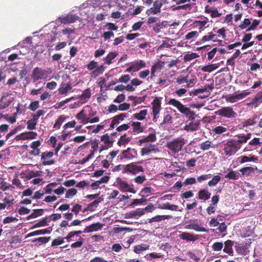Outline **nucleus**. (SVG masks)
Instances as JSON below:
<instances>
[{
  "label": "nucleus",
  "instance_id": "f257e3e1",
  "mask_svg": "<svg viewBox=\"0 0 262 262\" xmlns=\"http://www.w3.org/2000/svg\"><path fill=\"white\" fill-rule=\"evenodd\" d=\"M168 104L177 107L180 113L184 114L189 120H193L194 119L195 113L192 111L190 108L182 104L180 101L175 99H170Z\"/></svg>",
  "mask_w": 262,
  "mask_h": 262
},
{
  "label": "nucleus",
  "instance_id": "f03ea898",
  "mask_svg": "<svg viewBox=\"0 0 262 262\" xmlns=\"http://www.w3.org/2000/svg\"><path fill=\"white\" fill-rule=\"evenodd\" d=\"M224 154L227 156H231L236 154L239 149V146L235 140L229 139L223 144Z\"/></svg>",
  "mask_w": 262,
  "mask_h": 262
},
{
  "label": "nucleus",
  "instance_id": "7ed1b4c3",
  "mask_svg": "<svg viewBox=\"0 0 262 262\" xmlns=\"http://www.w3.org/2000/svg\"><path fill=\"white\" fill-rule=\"evenodd\" d=\"M186 144V140L182 137H178L167 142L166 147L173 151L177 153L182 149L183 146Z\"/></svg>",
  "mask_w": 262,
  "mask_h": 262
},
{
  "label": "nucleus",
  "instance_id": "20e7f679",
  "mask_svg": "<svg viewBox=\"0 0 262 262\" xmlns=\"http://www.w3.org/2000/svg\"><path fill=\"white\" fill-rule=\"evenodd\" d=\"M115 185L123 192H129L136 193L137 191L134 188L133 185H129L126 181L122 178L118 177L115 183Z\"/></svg>",
  "mask_w": 262,
  "mask_h": 262
},
{
  "label": "nucleus",
  "instance_id": "39448f33",
  "mask_svg": "<svg viewBox=\"0 0 262 262\" xmlns=\"http://www.w3.org/2000/svg\"><path fill=\"white\" fill-rule=\"evenodd\" d=\"M144 168L141 165H138L137 163L132 162L124 166L122 171L123 173H130L133 174H137L140 172H143Z\"/></svg>",
  "mask_w": 262,
  "mask_h": 262
},
{
  "label": "nucleus",
  "instance_id": "423d86ee",
  "mask_svg": "<svg viewBox=\"0 0 262 262\" xmlns=\"http://www.w3.org/2000/svg\"><path fill=\"white\" fill-rule=\"evenodd\" d=\"M48 77V71L39 67L35 68L32 73L31 77L33 82L45 79Z\"/></svg>",
  "mask_w": 262,
  "mask_h": 262
},
{
  "label": "nucleus",
  "instance_id": "0eeeda50",
  "mask_svg": "<svg viewBox=\"0 0 262 262\" xmlns=\"http://www.w3.org/2000/svg\"><path fill=\"white\" fill-rule=\"evenodd\" d=\"M217 114L222 117L227 118H234L237 114L235 112L232 107L230 106L224 107L219 110Z\"/></svg>",
  "mask_w": 262,
  "mask_h": 262
},
{
  "label": "nucleus",
  "instance_id": "6e6552de",
  "mask_svg": "<svg viewBox=\"0 0 262 262\" xmlns=\"http://www.w3.org/2000/svg\"><path fill=\"white\" fill-rule=\"evenodd\" d=\"M137 156V152L134 148L128 147L126 150H123L119 156L120 160H130Z\"/></svg>",
  "mask_w": 262,
  "mask_h": 262
},
{
  "label": "nucleus",
  "instance_id": "1a4fd4ad",
  "mask_svg": "<svg viewBox=\"0 0 262 262\" xmlns=\"http://www.w3.org/2000/svg\"><path fill=\"white\" fill-rule=\"evenodd\" d=\"M80 19L76 14H68L62 15L58 18V20L62 24H71L75 22Z\"/></svg>",
  "mask_w": 262,
  "mask_h": 262
},
{
  "label": "nucleus",
  "instance_id": "9d476101",
  "mask_svg": "<svg viewBox=\"0 0 262 262\" xmlns=\"http://www.w3.org/2000/svg\"><path fill=\"white\" fill-rule=\"evenodd\" d=\"M163 2L162 0H157L154 2L153 7L147 9L146 13L148 15L151 14H156L161 12V8L163 5Z\"/></svg>",
  "mask_w": 262,
  "mask_h": 262
},
{
  "label": "nucleus",
  "instance_id": "9b49d317",
  "mask_svg": "<svg viewBox=\"0 0 262 262\" xmlns=\"http://www.w3.org/2000/svg\"><path fill=\"white\" fill-rule=\"evenodd\" d=\"M261 143L259 138H254L249 142L248 145L245 147L244 151H251L255 150L258 146H261Z\"/></svg>",
  "mask_w": 262,
  "mask_h": 262
},
{
  "label": "nucleus",
  "instance_id": "f8f14e48",
  "mask_svg": "<svg viewBox=\"0 0 262 262\" xmlns=\"http://www.w3.org/2000/svg\"><path fill=\"white\" fill-rule=\"evenodd\" d=\"M54 155L52 151H46L41 153V160L42 161V165H50L54 164L55 161L54 160H48L51 158Z\"/></svg>",
  "mask_w": 262,
  "mask_h": 262
},
{
  "label": "nucleus",
  "instance_id": "ddd939ff",
  "mask_svg": "<svg viewBox=\"0 0 262 262\" xmlns=\"http://www.w3.org/2000/svg\"><path fill=\"white\" fill-rule=\"evenodd\" d=\"M101 141L103 142L105 144V147L103 145L100 150V152H101L104 149H107L113 146L114 140L111 139L110 136L106 134L101 137Z\"/></svg>",
  "mask_w": 262,
  "mask_h": 262
},
{
  "label": "nucleus",
  "instance_id": "4468645a",
  "mask_svg": "<svg viewBox=\"0 0 262 262\" xmlns=\"http://www.w3.org/2000/svg\"><path fill=\"white\" fill-rule=\"evenodd\" d=\"M162 97H156L151 102L152 113H160L161 107V99Z\"/></svg>",
  "mask_w": 262,
  "mask_h": 262
},
{
  "label": "nucleus",
  "instance_id": "2eb2a0df",
  "mask_svg": "<svg viewBox=\"0 0 262 262\" xmlns=\"http://www.w3.org/2000/svg\"><path fill=\"white\" fill-rule=\"evenodd\" d=\"M258 159L257 157L254 155H251L250 156H241L237 158L236 162L243 164L248 162H257Z\"/></svg>",
  "mask_w": 262,
  "mask_h": 262
},
{
  "label": "nucleus",
  "instance_id": "dca6fc26",
  "mask_svg": "<svg viewBox=\"0 0 262 262\" xmlns=\"http://www.w3.org/2000/svg\"><path fill=\"white\" fill-rule=\"evenodd\" d=\"M144 214L142 208H137L136 210H132L125 214L126 219L138 218Z\"/></svg>",
  "mask_w": 262,
  "mask_h": 262
},
{
  "label": "nucleus",
  "instance_id": "f3484780",
  "mask_svg": "<svg viewBox=\"0 0 262 262\" xmlns=\"http://www.w3.org/2000/svg\"><path fill=\"white\" fill-rule=\"evenodd\" d=\"M200 124V121L196 120L195 122H191L188 124H186L183 129L187 132H194L199 129Z\"/></svg>",
  "mask_w": 262,
  "mask_h": 262
},
{
  "label": "nucleus",
  "instance_id": "a211bd4d",
  "mask_svg": "<svg viewBox=\"0 0 262 262\" xmlns=\"http://www.w3.org/2000/svg\"><path fill=\"white\" fill-rule=\"evenodd\" d=\"M248 93H241L239 94H236V93H234L231 96L228 97L226 100L229 102L233 103L235 102L236 100L245 98L248 95Z\"/></svg>",
  "mask_w": 262,
  "mask_h": 262
},
{
  "label": "nucleus",
  "instance_id": "6ab92c4d",
  "mask_svg": "<svg viewBox=\"0 0 262 262\" xmlns=\"http://www.w3.org/2000/svg\"><path fill=\"white\" fill-rule=\"evenodd\" d=\"M72 89L71 84L70 82L66 83L62 82L58 89V93L60 95H66L68 91Z\"/></svg>",
  "mask_w": 262,
  "mask_h": 262
},
{
  "label": "nucleus",
  "instance_id": "aec40b11",
  "mask_svg": "<svg viewBox=\"0 0 262 262\" xmlns=\"http://www.w3.org/2000/svg\"><path fill=\"white\" fill-rule=\"evenodd\" d=\"M103 225L99 222L92 224L87 226L84 230V233H89L94 231H97L102 228Z\"/></svg>",
  "mask_w": 262,
  "mask_h": 262
},
{
  "label": "nucleus",
  "instance_id": "412c9836",
  "mask_svg": "<svg viewBox=\"0 0 262 262\" xmlns=\"http://www.w3.org/2000/svg\"><path fill=\"white\" fill-rule=\"evenodd\" d=\"M131 126L133 127V133L134 134L141 133L144 132L145 127L140 122H132Z\"/></svg>",
  "mask_w": 262,
  "mask_h": 262
},
{
  "label": "nucleus",
  "instance_id": "4be33fe9",
  "mask_svg": "<svg viewBox=\"0 0 262 262\" xmlns=\"http://www.w3.org/2000/svg\"><path fill=\"white\" fill-rule=\"evenodd\" d=\"M224 245L225 246L223 249V251L229 255L232 256L233 255V250L232 247L234 245V242L231 240L228 239L225 242Z\"/></svg>",
  "mask_w": 262,
  "mask_h": 262
},
{
  "label": "nucleus",
  "instance_id": "5701e85b",
  "mask_svg": "<svg viewBox=\"0 0 262 262\" xmlns=\"http://www.w3.org/2000/svg\"><path fill=\"white\" fill-rule=\"evenodd\" d=\"M211 193L206 189H201L198 194V198L199 200L205 201L210 198Z\"/></svg>",
  "mask_w": 262,
  "mask_h": 262
},
{
  "label": "nucleus",
  "instance_id": "b1692460",
  "mask_svg": "<svg viewBox=\"0 0 262 262\" xmlns=\"http://www.w3.org/2000/svg\"><path fill=\"white\" fill-rule=\"evenodd\" d=\"M180 237L183 240L195 241L198 239L199 236L198 235H194L188 232H183L180 235Z\"/></svg>",
  "mask_w": 262,
  "mask_h": 262
},
{
  "label": "nucleus",
  "instance_id": "393cba45",
  "mask_svg": "<svg viewBox=\"0 0 262 262\" xmlns=\"http://www.w3.org/2000/svg\"><path fill=\"white\" fill-rule=\"evenodd\" d=\"M110 180V177L107 176H105L102 177L99 180L97 181L94 183H92L91 185V186L92 187L93 189H97L99 187L100 184L102 183H106L108 182Z\"/></svg>",
  "mask_w": 262,
  "mask_h": 262
},
{
  "label": "nucleus",
  "instance_id": "a878e982",
  "mask_svg": "<svg viewBox=\"0 0 262 262\" xmlns=\"http://www.w3.org/2000/svg\"><path fill=\"white\" fill-rule=\"evenodd\" d=\"M256 169H257V167H244L239 169V172H241L242 176L248 177L250 176L251 174L254 173L255 170Z\"/></svg>",
  "mask_w": 262,
  "mask_h": 262
},
{
  "label": "nucleus",
  "instance_id": "bb28decb",
  "mask_svg": "<svg viewBox=\"0 0 262 262\" xmlns=\"http://www.w3.org/2000/svg\"><path fill=\"white\" fill-rule=\"evenodd\" d=\"M147 113H148L147 110H141L139 113L133 114L131 117V119L133 120L137 119L138 120H143L144 119H145Z\"/></svg>",
  "mask_w": 262,
  "mask_h": 262
},
{
  "label": "nucleus",
  "instance_id": "cd10ccee",
  "mask_svg": "<svg viewBox=\"0 0 262 262\" xmlns=\"http://www.w3.org/2000/svg\"><path fill=\"white\" fill-rule=\"evenodd\" d=\"M262 102V91L258 92L254 98H253L250 104L255 105V107H257L260 103Z\"/></svg>",
  "mask_w": 262,
  "mask_h": 262
},
{
  "label": "nucleus",
  "instance_id": "c85d7f7f",
  "mask_svg": "<svg viewBox=\"0 0 262 262\" xmlns=\"http://www.w3.org/2000/svg\"><path fill=\"white\" fill-rule=\"evenodd\" d=\"M91 96V92L90 88L85 90L79 97L80 101L82 103L87 102Z\"/></svg>",
  "mask_w": 262,
  "mask_h": 262
},
{
  "label": "nucleus",
  "instance_id": "c756f323",
  "mask_svg": "<svg viewBox=\"0 0 262 262\" xmlns=\"http://www.w3.org/2000/svg\"><path fill=\"white\" fill-rule=\"evenodd\" d=\"M172 216L169 215H158L154 216L149 220V223L159 222L161 221L171 219Z\"/></svg>",
  "mask_w": 262,
  "mask_h": 262
},
{
  "label": "nucleus",
  "instance_id": "7c9ffc66",
  "mask_svg": "<svg viewBox=\"0 0 262 262\" xmlns=\"http://www.w3.org/2000/svg\"><path fill=\"white\" fill-rule=\"evenodd\" d=\"M44 210L43 209H34L33 212L27 217L28 220L31 219L36 218L43 214Z\"/></svg>",
  "mask_w": 262,
  "mask_h": 262
},
{
  "label": "nucleus",
  "instance_id": "2f4dec72",
  "mask_svg": "<svg viewBox=\"0 0 262 262\" xmlns=\"http://www.w3.org/2000/svg\"><path fill=\"white\" fill-rule=\"evenodd\" d=\"M7 95H4L0 99V110H3L8 107L14 100L13 98L9 99L7 102H3L4 99L8 96Z\"/></svg>",
  "mask_w": 262,
  "mask_h": 262
},
{
  "label": "nucleus",
  "instance_id": "473e14b6",
  "mask_svg": "<svg viewBox=\"0 0 262 262\" xmlns=\"http://www.w3.org/2000/svg\"><path fill=\"white\" fill-rule=\"evenodd\" d=\"M76 117L77 119L81 120V122L83 124H86L89 121V118H88L86 114L84 113V110H82L79 113H78Z\"/></svg>",
  "mask_w": 262,
  "mask_h": 262
},
{
  "label": "nucleus",
  "instance_id": "72a5a7b5",
  "mask_svg": "<svg viewBox=\"0 0 262 262\" xmlns=\"http://www.w3.org/2000/svg\"><path fill=\"white\" fill-rule=\"evenodd\" d=\"M131 140V137H127L126 135L121 136L117 142L118 146H121L127 144Z\"/></svg>",
  "mask_w": 262,
  "mask_h": 262
},
{
  "label": "nucleus",
  "instance_id": "f704fd0d",
  "mask_svg": "<svg viewBox=\"0 0 262 262\" xmlns=\"http://www.w3.org/2000/svg\"><path fill=\"white\" fill-rule=\"evenodd\" d=\"M216 36V34L213 33L212 32H209L207 35L204 36L202 37V38L200 39L199 41H198L195 44L199 45L202 43V42L213 40L214 38Z\"/></svg>",
  "mask_w": 262,
  "mask_h": 262
},
{
  "label": "nucleus",
  "instance_id": "c9c22d12",
  "mask_svg": "<svg viewBox=\"0 0 262 262\" xmlns=\"http://www.w3.org/2000/svg\"><path fill=\"white\" fill-rule=\"evenodd\" d=\"M225 178L229 180H237L239 178V174L236 171L232 169L225 176Z\"/></svg>",
  "mask_w": 262,
  "mask_h": 262
},
{
  "label": "nucleus",
  "instance_id": "e433bc0d",
  "mask_svg": "<svg viewBox=\"0 0 262 262\" xmlns=\"http://www.w3.org/2000/svg\"><path fill=\"white\" fill-rule=\"evenodd\" d=\"M149 245L145 244H141L137 245L134 247V252L137 254H140L142 252L148 249Z\"/></svg>",
  "mask_w": 262,
  "mask_h": 262
},
{
  "label": "nucleus",
  "instance_id": "4c0bfd02",
  "mask_svg": "<svg viewBox=\"0 0 262 262\" xmlns=\"http://www.w3.org/2000/svg\"><path fill=\"white\" fill-rule=\"evenodd\" d=\"M156 140V136L155 134H150L147 136L140 139L139 142L140 143H143L148 142H154Z\"/></svg>",
  "mask_w": 262,
  "mask_h": 262
},
{
  "label": "nucleus",
  "instance_id": "58836bf2",
  "mask_svg": "<svg viewBox=\"0 0 262 262\" xmlns=\"http://www.w3.org/2000/svg\"><path fill=\"white\" fill-rule=\"evenodd\" d=\"M118 54V53L116 52H110L103 58V60L107 64H110L112 63V60L116 57Z\"/></svg>",
  "mask_w": 262,
  "mask_h": 262
},
{
  "label": "nucleus",
  "instance_id": "ea45409f",
  "mask_svg": "<svg viewBox=\"0 0 262 262\" xmlns=\"http://www.w3.org/2000/svg\"><path fill=\"white\" fill-rule=\"evenodd\" d=\"M228 130L227 127L223 126H217L212 129V132L214 134L221 135Z\"/></svg>",
  "mask_w": 262,
  "mask_h": 262
},
{
  "label": "nucleus",
  "instance_id": "a19ab883",
  "mask_svg": "<svg viewBox=\"0 0 262 262\" xmlns=\"http://www.w3.org/2000/svg\"><path fill=\"white\" fill-rule=\"evenodd\" d=\"M127 113H121L113 117L112 120L117 124H118L120 122V121H123L125 118H127Z\"/></svg>",
  "mask_w": 262,
  "mask_h": 262
},
{
  "label": "nucleus",
  "instance_id": "79ce46f5",
  "mask_svg": "<svg viewBox=\"0 0 262 262\" xmlns=\"http://www.w3.org/2000/svg\"><path fill=\"white\" fill-rule=\"evenodd\" d=\"M69 116H67V117H64L63 115L60 116L56 120L55 123L54 124L53 128L59 129L63 122Z\"/></svg>",
  "mask_w": 262,
  "mask_h": 262
},
{
  "label": "nucleus",
  "instance_id": "37998d69",
  "mask_svg": "<svg viewBox=\"0 0 262 262\" xmlns=\"http://www.w3.org/2000/svg\"><path fill=\"white\" fill-rule=\"evenodd\" d=\"M199 55L196 53H188L184 55L183 59L185 62H187L196 58L199 57Z\"/></svg>",
  "mask_w": 262,
  "mask_h": 262
},
{
  "label": "nucleus",
  "instance_id": "c03bdc74",
  "mask_svg": "<svg viewBox=\"0 0 262 262\" xmlns=\"http://www.w3.org/2000/svg\"><path fill=\"white\" fill-rule=\"evenodd\" d=\"M172 122V117L169 112H167L166 114L164 115L163 120L161 123V126L165 124L171 123Z\"/></svg>",
  "mask_w": 262,
  "mask_h": 262
},
{
  "label": "nucleus",
  "instance_id": "a18cd8bd",
  "mask_svg": "<svg viewBox=\"0 0 262 262\" xmlns=\"http://www.w3.org/2000/svg\"><path fill=\"white\" fill-rule=\"evenodd\" d=\"M218 67L219 66L216 64H212L203 67L201 70L205 72H211L217 69Z\"/></svg>",
  "mask_w": 262,
  "mask_h": 262
},
{
  "label": "nucleus",
  "instance_id": "49530a36",
  "mask_svg": "<svg viewBox=\"0 0 262 262\" xmlns=\"http://www.w3.org/2000/svg\"><path fill=\"white\" fill-rule=\"evenodd\" d=\"M104 70L103 65L96 67V69L92 72V76L95 77H97L102 74Z\"/></svg>",
  "mask_w": 262,
  "mask_h": 262
},
{
  "label": "nucleus",
  "instance_id": "de8ad7c7",
  "mask_svg": "<svg viewBox=\"0 0 262 262\" xmlns=\"http://www.w3.org/2000/svg\"><path fill=\"white\" fill-rule=\"evenodd\" d=\"M155 145H150L149 147H146L143 148L141 150V155L142 156L144 155H148L150 152L152 151H157V149L154 148Z\"/></svg>",
  "mask_w": 262,
  "mask_h": 262
},
{
  "label": "nucleus",
  "instance_id": "09e8293b",
  "mask_svg": "<svg viewBox=\"0 0 262 262\" xmlns=\"http://www.w3.org/2000/svg\"><path fill=\"white\" fill-rule=\"evenodd\" d=\"M221 180V177L219 176H215L211 180L208 182L209 186H215Z\"/></svg>",
  "mask_w": 262,
  "mask_h": 262
},
{
  "label": "nucleus",
  "instance_id": "8fccbe9b",
  "mask_svg": "<svg viewBox=\"0 0 262 262\" xmlns=\"http://www.w3.org/2000/svg\"><path fill=\"white\" fill-rule=\"evenodd\" d=\"M238 138H239V139L237 140H235V142L237 143L238 145L239 146V148L240 149L242 146V144L247 142L248 140L245 137V134H240L238 135Z\"/></svg>",
  "mask_w": 262,
  "mask_h": 262
},
{
  "label": "nucleus",
  "instance_id": "3c124183",
  "mask_svg": "<svg viewBox=\"0 0 262 262\" xmlns=\"http://www.w3.org/2000/svg\"><path fill=\"white\" fill-rule=\"evenodd\" d=\"M92 218V216H89L88 217V218H86L83 220H79L78 219H76V220H75L74 221H73L72 222L70 223V225H69V227H71V226H79L80 225L81 222L82 221H89Z\"/></svg>",
  "mask_w": 262,
  "mask_h": 262
},
{
  "label": "nucleus",
  "instance_id": "603ef678",
  "mask_svg": "<svg viewBox=\"0 0 262 262\" xmlns=\"http://www.w3.org/2000/svg\"><path fill=\"white\" fill-rule=\"evenodd\" d=\"M256 116H254L253 118H249L243 122V126L247 127L250 125H253L256 124V121L254 120Z\"/></svg>",
  "mask_w": 262,
  "mask_h": 262
},
{
  "label": "nucleus",
  "instance_id": "864d4df0",
  "mask_svg": "<svg viewBox=\"0 0 262 262\" xmlns=\"http://www.w3.org/2000/svg\"><path fill=\"white\" fill-rule=\"evenodd\" d=\"M50 239V237H40L37 238H35L33 241V242H39L40 243L39 245L42 244H46L48 243Z\"/></svg>",
  "mask_w": 262,
  "mask_h": 262
},
{
  "label": "nucleus",
  "instance_id": "5fc2aeb1",
  "mask_svg": "<svg viewBox=\"0 0 262 262\" xmlns=\"http://www.w3.org/2000/svg\"><path fill=\"white\" fill-rule=\"evenodd\" d=\"M193 230L198 232H208V230L207 229L203 226H201V225H199L198 224H193Z\"/></svg>",
  "mask_w": 262,
  "mask_h": 262
},
{
  "label": "nucleus",
  "instance_id": "6e6d98bb",
  "mask_svg": "<svg viewBox=\"0 0 262 262\" xmlns=\"http://www.w3.org/2000/svg\"><path fill=\"white\" fill-rule=\"evenodd\" d=\"M64 238L59 236L57 238L54 239L52 242V246L55 247L61 245L64 242Z\"/></svg>",
  "mask_w": 262,
  "mask_h": 262
},
{
  "label": "nucleus",
  "instance_id": "4d7b16f0",
  "mask_svg": "<svg viewBox=\"0 0 262 262\" xmlns=\"http://www.w3.org/2000/svg\"><path fill=\"white\" fill-rule=\"evenodd\" d=\"M100 202V201L99 200L94 201L93 202L88 205L86 209L90 211H94L95 208L97 207Z\"/></svg>",
  "mask_w": 262,
  "mask_h": 262
},
{
  "label": "nucleus",
  "instance_id": "13d9d810",
  "mask_svg": "<svg viewBox=\"0 0 262 262\" xmlns=\"http://www.w3.org/2000/svg\"><path fill=\"white\" fill-rule=\"evenodd\" d=\"M211 142L210 141H206L200 144V148L203 150H206L211 147Z\"/></svg>",
  "mask_w": 262,
  "mask_h": 262
},
{
  "label": "nucleus",
  "instance_id": "bf43d9fd",
  "mask_svg": "<svg viewBox=\"0 0 262 262\" xmlns=\"http://www.w3.org/2000/svg\"><path fill=\"white\" fill-rule=\"evenodd\" d=\"M99 144V141L98 140H95L91 141L92 148H93V150L91 151V154H93L94 155L95 152L97 151Z\"/></svg>",
  "mask_w": 262,
  "mask_h": 262
},
{
  "label": "nucleus",
  "instance_id": "052dcab7",
  "mask_svg": "<svg viewBox=\"0 0 262 262\" xmlns=\"http://www.w3.org/2000/svg\"><path fill=\"white\" fill-rule=\"evenodd\" d=\"M77 192V191L75 188L69 189L67 191L65 198L67 199L72 198L76 194Z\"/></svg>",
  "mask_w": 262,
  "mask_h": 262
},
{
  "label": "nucleus",
  "instance_id": "680f3d73",
  "mask_svg": "<svg viewBox=\"0 0 262 262\" xmlns=\"http://www.w3.org/2000/svg\"><path fill=\"white\" fill-rule=\"evenodd\" d=\"M223 248V244L222 242H215L212 246V249L215 251H220Z\"/></svg>",
  "mask_w": 262,
  "mask_h": 262
},
{
  "label": "nucleus",
  "instance_id": "e2e57ef3",
  "mask_svg": "<svg viewBox=\"0 0 262 262\" xmlns=\"http://www.w3.org/2000/svg\"><path fill=\"white\" fill-rule=\"evenodd\" d=\"M83 244V238L81 237H80L79 240L74 243H73L71 245V247L72 248H77L81 247Z\"/></svg>",
  "mask_w": 262,
  "mask_h": 262
},
{
  "label": "nucleus",
  "instance_id": "0e129e2a",
  "mask_svg": "<svg viewBox=\"0 0 262 262\" xmlns=\"http://www.w3.org/2000/svg\"><path fill=\"white\" fill-rule=\"evenodd\" d=\"M260 22V20L254 19L251 25L247 29V31L255 30L256 27L259 24Z\"/></svg>",
  "mask_w": 262,
  "mask_h": 262
},
{
  "label": "nucleus",
  "instance_id": "69168bd1",
  "mask_svg": "<svg viewBox=\"0 0 262 262\" xmlns=\"http://www.w3.org/2000/svg\"><path fill=\"white\" fill-rule=\"evenodd\" d=\"M199 36V33L196 31L189 32L185 36V39L189 40Z\"/></svg>",
  "mask_w": 262,
  "mask_h": 262
},
{
  "label": "nucleus",
  "instance_id": "338daca9",
  "mask_svg": "<svg viewBox=\"0 0 262 262\" xmlns=\"http://www.w3.org/2000/svg\"><path fill=\"white\" fill-rule=\"evenodd\" d=\"M39 107V101H34L32 102L29 106V108L32 111H35Z\"/></svg>",
  "mask_w": 262,
  "mask_h": 262
},
{
  "label": "nucleus",
  "instance_id": "774afa93",
  "mask_svg": "<svg viewBox=\"0 0 262 262\" xmlns=\"http://www.w3.org/2000/svg\"><path fill=\"white\" fill-rule=\"evenodd\" d=\"M145 180H146V177L144 174L141 175V176H139L134 179L135 182L138 184H142L143 183V182L145 181Z\"/></svg>",
  "mask_w": 262,
  "mask_h": 262
}]
</instances>
